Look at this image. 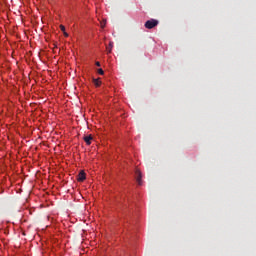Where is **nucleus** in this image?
Masks as SVG:
<instances>
[{
  "label": "nucleus",
  "mask_w": 256,
  "mask_h": 256,
  "mask_svg": "<svg viewBox=\"0 0 256 256\" xmlns=\"http://www.w3.org/2000/svg\"><path fill=\"white\" fill-rule=\"evenodd\" d=\"M84 141L86 145H91V141H93V136L92 135L84 136Z\"/></svg>",
  "instance_id": "7ed1b4c3"
},
{
  "label": "nucleus",
  "mask_w": 256,
  "mask_h": 256,
  "mask_svg": "<svg viewBox=\"0 0 256 256\" xmlns=\"http://www.w3.org/2000/svg\"><path fill=\"white\" fill-rule=\"evenodd\" d=\"M85 179H86L85 172H83V171L80 172L78 174V181L83 182V181H85Z\"/></svg>",
  "instance_id": "20e7f679"
},
{
  "label": "nucleus",
  "mask_w": 256,
  "mask_h": 256,
  "mask_svg": "<svg viewBox=\"0 0 256 256\" xmlns=\"http://www.w3.org/2000/svg\"><path fill=\"white\" fill-rule=\"evenodd\" d=\"M60 29H61V31L65 32V26L60 25Z\"/></svg>",
  "instance_id": "1a4fd4ad"
},
{
  "label": "nucleus",
  "mask_w": 256,
  "mask_h": 256,
  "mask_svg": "<svg viewBox=\"0 0 256 256\" xmlns=\"http://www.w3.org/2000/svg\"><path fill=\"white\" fill-rule=\"evenodd\" d=\"M64 35L65 37H69V34H67V32L64 31Z\"/></svg>",
  "instance_id": "9b49d317"
},
{
  "label": "nucleus",
  "mask_w": 256,
  "mask_h": 256,
  "mask_svg": "<svg viewBox=\"0 0 256 256\" xmlns=\"http://www.w3.org/2000/svg\"><path fill=\"white\" fill-rule=\"evenodd\" d=\"M98 73H99V75H104L105 72L103 71V69L100 68V69H98Z\"/></svg>",
  "instance_id": "6e6552de"
},
{
  "label": "nucleus",
  "mask_w": 256,
  "mask_h": 256,
  "mask_svg": "<svg viewBox=\"0 0 256 256\" xmlns=\"http://www.w3.org/2000/svg\"><path fill=\"white\" fill-rule=\"evenodd\" d=\"M135 175H136V181H137L138 185H143V181L141 180L143 177L141 174V171L136 170Z\"/></svg>",
  "instance_id": "f03ea898"
},
{
  "label": "nucleus",
  "mask_w": 256,
  "mask_h": 256,
  "mask_svg": "<svg viewBox=\"0 0 256 256\" xmlns=\"http://www.w3.org/2000/svg\"><path fill=\"white\" fill-rule=\"evenodd\" d=\"M93 83L96 87H101V81L99 79H94Z\"/></svg>",
  "instance_id": "39448f33"
},
{
  "label": "nucleus",
  "mask_w": 256,
  "mask_h": 256,
  "mask_svg": "<svg viewBox=\"0 0 256 256\" xmlns=\"http://www.w3.org/2000/svg\"><path fill=\"white\" fill-rule=\"evenodd\" d=\"M111 49H113V42H110L109 47H107L108 53H111Z\"/></svg>",
  "instance_id": "423d86ee"
},
{
  "label": "nucleus",
  "mask_w": 256,
  "mask_h": 256,
  "mask_svg": "<svg viewBox=\"0 0 256 256\" xmlns=\"http://www.w3.org/2000/svg\"><path fill=\"white\" fill-rule=\"evenodd\" d=\"M157 25H159V21H157L155 19H150L145 22L144 26L146 29H153V28L157 27Z\"/></svg>",
  "instance_id": "f257e3e1"
},
{
  "label": "nucleus",
  "mask_w": 256,
  "mask_h": 256,
  "mask_svg": "<svg viewBox=\"0 0 256 256\" xmlns=\"http://www.w3.org/2000/svg\"><path fill=\"white\" fill-rule=\"evenodd\" d=\"M105 25H107V21L104 20V21L100 22V27L102 29H104Z\"/></svg>",
  "instance_id": "0eeeda50"
},
{
  "label": "nucleus",
  "mask_w": 256,
  "mask_h": 256,
  "mask_svg": "<svg viewBox=\"0 0 256 256\" xmlns=\"http://www.w3.org/2000/svg\"><path fill=\"white\" fill-rule=\"evenodd\" d=\"M96 66L97 67H101V63L100 62H96Z\"/></svg>",
  "instance_id": "9d476101"
}]
</instances>
